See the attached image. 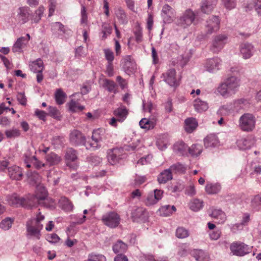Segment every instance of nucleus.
Masks as SVG:
<instances>
[{"label":"nucleus","mask_w":261,"mask_h":261,"mask_svg":"<svg viewBox=\"0 0 261 261\" xmlns=\"http://www.w3.org/2000/svg\"><path fill=\"white\" fill-rule=\"evenodd\" d=\"M44 7L42 6H40L35 11L34 13H32L31 12V15L30 17V20L31 21L32 23H37L39 22L44 12Z\"/></svg>","instance_id":"nucleus-25"},{"label":"nucleus","mask_w":261,"mask_h":261,"mask_svg":"<svg viewBox=\"0 0 261 261\" xmlns=\"http://www.w3.org/2000/svg\"><path fill=\"white\" fill-rule=\"evenodd\" d=\"M210 215L211 217L218 219L219 223H223L226 220L225 214L220 209L214 210Z\"/></svg>","instance_id":"nucleus-33"},{"label":"nucleus","mask_w":261,"mask_h":261,"mask_svg":"<svg viewBox=\"0 0 261 261\" xmlns=\"http://www.w3.org/2000/svg\"><path fill=\"white\" fill-rule=\"evenodd\" d=\"M46 160L50 166H52L59 164L61 161V158L55 153L51 152L46 155Z\"/></svg>","instance_id":"nucleus-32"},{"label":"nucleus","mask_w":261,"mask_h":261,"mask_svg":"<svg viewBox=\"0 0 261 261\" xmlns=\"http://www.w3.org/2000/svg\"><path fill=\"white\" fill-rule=\"evenodd\" d=\"M5 133L8 138L17 137L20 135V132L17 129L8 130Z\"/></svg>","instance_id":"nucleus-60"},{"label":"nucleus","mask_w":261,"mask_h":261,"mask_svg":"<svg viewBox=\"0 0 261 261\" xmlns=\"http://www.w3.org/2000/svg\"><path fill=\"white\" fill-rule=\"evenodd\" d=\"M221 190V186L219 184H207L205 186V191L208 194L218 193Z\"/></svg>","instance_id":"nucleus-40"},{"label":"nucleus","mask_w":261,"mask_h":261,"mask_svg":"<svg viewBox=\"0 0 261 261\" xmlns=\"http://www.w3.org/2000/svg\"><path fill=\"white\" fill-rule=\"evenodd\" d=\"M218 143V138L214 134H210L204 139V144L206 148L215 147Z\"/></svg>","instance_id":"nucleus-26"},{"label":"nucleus","mask_w":261,"mask_h":261,"mask_svg":"<svg viewBox=\"0 0 261 261\" xmlns=\"http://www.w3.org/2000/svg\"><path fill=\"white\" fill-rule=\"evenodd\" d=\"M202 150V146L199 144H193L190 147L188 148V152L193 157L199 156Z\"/></svg>","instance_id":"nucleus-27"},{"label":"nucleus","mask_w":261,"mask_h":261,"mask_svg":"<svg viewBox=\"0 0 261 261\" xmlns=\"http://www.w3.org/2000/svg\"><path fill=\"white\" fill-rule=\"evenodd\" d=\"M30 68L35 73L42 71L44 68L43 61L40 59H38L30 64Z\"/></svg>","instance_id":"nucleus-30"},{"label":"nucleus","mask_w":261,"mask_h":261,"mask_svg":"<svg viewBox=\"0 0 261 261\" xmlns=\"http://www.w3.org/2000/svg\"><path fill=\"white\" fill-rule=\"evenodd\" d=\"M171 172L184 173L186 172V167L182 164L177 163L171 165L169 168Z\"/></svg>","instance_id":"nucleus-42"},{"label":"nucleus","mask_w":261,"mask_h":261,"mask_svg":"<svg viewBox=\"0 0 261 261\" xmlns=\"http://www.w3.org/2000/svg\"><path fill=\"white\" fill-rule=\"evenodd\" d=\"M115 14L117 18L119 21L122 24H125L127 22V19L124 11L119 8L115 11Z\"/></svg>","instance_id":"nucleus-45"},{"label":"nucleus","mask_w":261,"mask_h":261,"mask_svg":"<svg viewBox=\"0 0 261 261\" xmlns=\"http://www.w3.org/2000/svg\"><path fill=\"white\" fill-rule=\"evenodd\" d=\"M46 240L50 243H57L60 239L57 234L51 233L46 236Z\"/></svg>","instance_id":"nucleus-58"},{"label":"nucleus","mask_w":261,"mask_h":261,"mask_svg":"<svg viewBox=\"0 0 261 261\" xmlns=\"http://www.w3.org/2000/svg\"><path fill=\"white\" fill-rule=\"evenodd\" d=\"M164 81L171 87H176L179 85V82L176 78V71L174 69H169L162 75Z\"/></svg>","instance_id":"nucleus-10"},{"label":"nucleus","mask_w":261,"mask_h":261,"mask_svg":"<svg viewBox=\"0 0 261 261\" xmlns=\"http://www.w3.org/2000/svg\"><path fill=\"white\" fill-rule=\"evenodd\" d=\"M41 202H45L47 200V192L45 188L42 186H38L36 188V194L34 195ZM45 204L46 203H45Z\"/></svg>","instance_id":"nucleus-23"},{"label":"nucleus","mask_w":261,"mask_h":261,"mask_svg":"<svg viewBox=\"0 0 261 261\" xmlns=\"http://www.w3.org/2000/svg\"><path fill=\"white\" fill-rule=\"evenodd\" d=\"M59 202L62 209L64 211L70 212L73 210V205L67 198L62 197L59 200Z\"/></svg>","instance_id":"nucleus-35"},{"label":"nucleus","mask_w":261,"mask_h":261,"mask_svg":"<svg viewBox=\"0 0 261 261\" xmlns=\"http://www.w3.org/2000/svg\"><path fill=\"white\" fill-rule=\"evenodd\" d=\"M188 148V146L184 142H177L173 146V150L179 155H184L187 154Z\"/></svg>","instance_id":"nucleus-19"},{"label":"nucleus","mask_w":261,"mask_h":261,"mask_svg":"<svg viewBox=\"0 0 261 261\" xmlns=\"http://www.w3.org/2000/svg\"><path fill=\"white\" fill-rule=\"evenodd\" d=\"M176 210L175 206H170V205H166L162 206L159 209V212L161 216L164 217L169 216L172 215L173 212H175Z\"/></svg>","instance_id":"nucleus-29"},{"label":"nucleus","mask_w":261,"mask_h":261,"mask_svg":"<svg viewBox=\"0 0 261 261\" xmlns=\"http://www.w3.org/2000/svg\"><path fill=\"white\" fill-rule=\"evenodd\" d=\"M228 36L226 34H221L215 36L212 42L210 50L214 53H218L221 50L226 44Z\"/></svg>","instance_id":"nucleus-4"},{"label":"nucleus","mask_w":261,"mask_h":261,"mask_svg":"<svg viewBox=\"0 0 261 261\" xmlns=\"http://www.w3.org/2000/svg\"><path fill=\"white\" fill-rule=\"evenodd\" d=\"M194 107L195 110L199 112L205 111L208 109V105L206 102L197 98L194 101Z\"/></svg>","instance_id":"nucleus-36"},{"label":"nucleus","mask_w":261,"mask_h":261,"mask_svg":"<svg viewBox=\"0 0 261 261\" xmlns=\"http://www.w3.org/2000/svg\"><path fill=\"white\" fill-rule=\"evenodd\" d=\"M155 197L153 193L149 194L145 200L146 205L149 206L156 203L158 201Z\"/></svg>","instance_id":"nucleus-56"},{"label":"nucleus","mask_w":261,"mask_h":261,"mask_svg":"<svg viewBox=\"0 0 261 261\" xmlns=\"http://www.w3.org/2000/svg\"><path fill=\"white\" fill-rule=\"evenodd\" d=\"M55 96L56 101L59 105L63 104L67 97L66 93L61 89L57 90Z\"/></svg>","instance_id":"nucleus-39"},{"label":"nucleus","mask_w":261,"mask_h":261,"mask_svg":"<svg viewBox=\"0 0 261 261\" xmlns=\"http://www.w3.org/2000/svg\"><path fill=\"white\" fill-rule=\"evenodd\" d=\"M185 130L188 133H191L198 126V123L195 118H188L185 121Z\"/></svg>","instance_id":"nucleus-22"},{"label":"nucleus","mask_w":261,"mask_h":261,"mask_svg":"<svg viewBox=\"0 0 261 261\" xmlns=\"http://www.w3.org/2000/svg\"><path fill=\"white\" fill-rule=\"evenodd\" d=\"M224 7L229 10L235 8L236 5V0H222Z\"/></svg>","instance_id":"nucleus-55"},{"label":"nucleus","mask_w":261,"mask_h":261,"mask_svg":"<svg viewBox=\"0 0 261 261\" xmlns=\"http://www.w3.org/2000/svg\"><path fill=\"white\" fill-rule=\"evenodd\" d=\"M189 231L184 227H178L176 231V236L177 238L184 239L189 236Z\"/></svg>","instance_id":"nucleus-53"},{"label":"nucleus","mask_w":261,"mask_h":261,"mask_svg":"<svg viewBox=\"0 0 261 261\" xmlns=\"http://www.w3.org/2000/svg\"><path fill=\"white\" fill-rule=\"evenodd\" d=\"M252 248L251 246H230V250L233 255L243 256L249 253Z\"/></svg>","instance_id":"nucleus-17"},{"label":"nucleus","mask_w":261,"mask_h":261,"mask_svg":"<svg viewBox=\"0 0 261 261\" xmlns=\"http://www.w3.org/2000/svg\"><path fill=\"white\" fill-rule=\"evenodd\" d=\"M172 174L170 169H165L158 177V181L160 184H165L172 179Z\"/></svg>","instance_id":"nucleus-21"},{"label":"nucleus","mask_w":261,"mask_h":261,"mask_svg":"<svg viewBox=\"0 0 261 261\" xmlns=\"http://www.w3.org/2000/svg\"><path fill=\"white\" fill-rule=\"evenodd\" d=\"M203 201L198 199H195L189 203L190 208L194 212H197L203 206Z\"/></svg>","instance_id":"nucleus-41"},{"label":"nucleus","mask_w":261,"mask_h":261,"mask_svg":"<svg viewBox=\"0 0 261 261\" xmlns=\"http://www.w3.org/2000/svg\"><path fill=\"white\" fill-rule=\"evenodd\" d=\"M252 206L256 210L261 209V195H256L251 201Z\"/></svg>","instance_id":"nucleus-51"},{"label":"nucleus","mask_w":261,"mask_h":261,"mask_svg":"<svg viewBox=\"0 0 261 261\" xmlns=\"http://www.w3.org/2000/svg\"><path fill=\"white\" fill-rule=\"evenodd\" d=\"M35 115L40 120L44 121L47 114L44 111L38 109L36 110L35 112Z\"/></svg>","instance_id":"nucleus-62"},{"label":"nucleus","mask_w":261,"mask_h":261,"mask_svg":"<svg viewBox=\"0 0 261 261\" xmlns=\"http://www.w3.org/2000/svg\"><path fill=\"white\" fill-rule=\"evenodd\" d=\"M25 202L23 203V207L26 208L31 209L36 207L38 204H41L44 206L47 207L45 202H41L34 195H29L24 197Z\"/></svg>","instance_id":"nucleus-11"},{"label":"nucleus","mask_w":261,"mask_h":261,"mask_svg":"<svg viewBox=\"0 0 261 261\" xmlns=\"http://www.w3.org/2000/svg\"><path fill=\"white\" fill-rule=\"evenodd\" d=\"M84 146L87 149L95 150L100 148L101 145L100 142L92 140L91 141H86Z\"/></svg>","instance_id":"nucleus-44"},{"label":"nucleus","mask_w":261,"mask_h":261,"mask_svg":"<svg viewBox=\"0 0 261 261\" xmlns=\"http://www.w3.org/2000/svg\"><path fill=\"white\" fill-rule=\"evenodd\" d=\"M217 0H202L199 11L203 14H209L216 6Z\"/></svg>","instance_id":"nucleus-13"},{"label":"nucleus","mask_w":261,"mask_h":261,"mask_svg":"<svg viewBox=\"0 0 261 261\" xmlns=\"http://www.w3.org/2000/svg\"><path fill=\"white\" fill-rule=\"evenodd\" d=\"M105 58L108 63L112 62L114 59V55L113 52L110 49H105L103 50Z\"/></svg>","instance_id":"nucleus-57"},{"label":"nucleus","mask_w":261,"mask_h":261,"mask_svg":"<svg viewBox=\"0 0 261 261\" xmlns=\"http://www.w3.org/2000/svg\"><path fill=\"white\" fill-rule=\"evenodd\" d=\"M114 114L119 122H123L128 115V110L125 106H122L114 111Z\"/></svg>","instance_id":"nucleus-20"},{"label":"nucleus","mask_w":261,"mask_h":261,"mask_svg":"<svg viewBox=\"0 0 261 261\" xmlns=\"http://www.w3.org/2000/svg\"><path fill=\"white\" fill-rule=\"evenodd\" d=\"M123 68L126 72H133L136 69V64L130 56H126L123 59Z\"/></svg>","instance_id":"nucleus-16"},{"label":"nucleus","mask_w":261,"mask_h":261,"mask_svg":"<svg viewBox=\"0 0 261 261\" xmlns=\"http://www.w3.org/2000/svg\"><path fill=\"white\" fill-rule=\"evenodd\" d=\"M35 223L29 220L27 222V236L29 239L38 240L40 238V231L43 228V225L36 224Z\"/></svg>","instance_id":"nucleus-3"},{"label":"nucleus","mask_w":261,"mask_h":261,"mask_svg":"<svg viewBox=\"0 0 261 261\" xmlns=\"http://www.w3.org/2000/svg\"><path fill=\"white\" fill-rule=\"evenodd\" d=\"M50 26L51 31L54 34H64L66 32L65 26L60 22H53Z\"/></svg>","instance_id":"nucleus-34"},{"label":"nucleus","mask_w":261,"mask_h":261,"mask_svg":"<svg viewBox=\"0 0 261 261\" xmlns=\"http://www.w3.org/2000/svg\"><path fill=\"white\" fill-rule=\"evenodd\" d=\"M220 19L216 16H212L206 21V34L208 35L212 34L214 32L219 29Z\"/></svg>","instance_id":"nucleus-12"},{"label":"nucleus","mask_w":261,"mask_h":261,"mask_svg":"<svg viewBox=\"0 0 261 261\" xmlns=\"http://www.w3.org/2000/svg\"><path fill=\"white\" fill-rule=\"evenodd\" d=\"M8 201L10 204L13 206L23 207V203L25 202V199L24 197H20L14 194L9 198Z\"/></svg>","instance_id":"nucleus-28"},{"label":"nucleus","mask_w":261,"mask_h":261,"mask_svg":"<svg viewBox=\"0 0 261 261\" xmlns=\"http://www.w3.org/2000/svg\"><path fill=\"white\" fill-rule=\"evenodd\" d=\"M195 17L196 14L193 11L190 9L187 10L177 20V24L184 28L190 25L192 23L196 24L194 21Z\"/></svg>","instance_id":"nucleus-6"},{"label":"nucleus","mask_w":261,"mask_h":261,"mask_svg":"<svg viewBox=\"0 0 261 261\" xmlns=\"http://www.w3.org/2000/svg\"><path fill=\"white\" fill-rule=\"evenodd\" d=\"M172 8L168 5H165L162 8V16L165 21L170 22L172 21L170 15L172 13Z\"/></svg>","instance_id":"nucleus-38"},{"label":"nucleus","mask_w":261,"mask_h":261,"mask_svg":"<svg viewBox=\"0 0 261 261\" xmlns=\"http://www.w3.org/2000/svg\"><path fill=\"white\" fill-rule=\"evenodd\" d=\"M124 150L122 148H114L108 150V160L112 165H115L122 158Z\"/></svg>","instance_id":"nucleus-7"},{"label":"nucleus","mask_w":261,"mask_h":261,"mask_svg":"<svg viewBox=\"0 0 261 261\" xmlns=\"http://www.w3.org/2000/svg\"><path fill=\"white\" fill-rule=\"evenodd\" d=\"M102 86L110 92L116 93L117 91L116 89L117 85L113 81L107 79H104Z\"/></svg>","instance_id":"nucleus-31"},{"label":"nucleus","mask_w":261,"mask_h":261,"mask_svg":"<svg viewBox=\"0 0 261 261\" xmlns=\"http://www.w3.org/2000/svg\"><path fill=\"white\" fill-rule=\"evenodd\" d=\"M254 6L258 15L261 16V0H254Z\"/></svg>","instance_id":"nucleus-64"},{"label":"nucleus","mask_w":261,"mask_h":261,"mask_svg":"<svg viewBox=\"0 0 261 261\" xmlns=\"http://www.w3.org/2000/svg\"><path fill=\"white\" fill-rule=\"evenodd\" d=\"M256 120L253 114L245 113L242 115L239 121V126L245 132H251L255 127Z\"/></svg>","instance_id":"nucleus-2"},{"label":"nucleus","mask_w":261,"mask_h":261,"mask_svg":"<svg viewBox=\"0 0 261 261\" xmlns=\"http://www.w3.org/2000/svg\"><path fill=\"white\" fill-rule=\"evenodd\" d=\"M240 53L245 59H249L253 54V46L249 43H242L240 46Z\"/></svg>","instance_id":"nucleus-15"},{"label":"nucleus","mask_w":261,"mask_h":261,"mask_svg":"<svg viewBox=\"0 0 261 261\" xmlns=\"http://www.w3.org/2000/svg\"><path fill=\"white\" fill-rule=\"evenodd\" d=\"M68 105L69 110L72 112H76L77 110L82 111L84 109V107L78 106V103L72 99Z\"/></svg>","instance_id":"nucleus-52"},{"label":"nucleus","mask_w":261,"mask_h":261,"mask_svg":"<svg viewBox=\"0 0 261 261\" xmlns=\"http://www.w3.org/2000/svg\"><path fill=\"white\" fill-rule=\"evenodd\" d=\"M48 115H49L50 116L54 118H58L59 117L60 112L56 107L49 106L48 108Z\"/></svg>","instance_id":"nucleus-54"},{"label":"nucleus","mask_w":261,"mask_h":261,"mask_svg":"<svg viewBox=\"0 0 261 261\" xmlns=\"http://www.w3.org/2000/svg\"><path fill=\"white\" fill-rule=\"evenodd\" d=\"M13 222L14 219L10 217L6 218L0 223V227L5 230H8L11 227Z\"/></svg>","instance_id":"nucleus-48"},{"label":"nucleus","mask_w":261,"mask_h":261,"mask_svg":"<svg viewBox=\"0 0 261 261\" xmlns=\"http://www.w3.org/2000/svg\"><path fill=\"white\" fill-rule=\"evenodd\" d=\"M146 261H168L166 257H160L155 259L152 255H148L146 256Z\"/></svg>","instance_id":"nucleus-63"},{"label":"nucleus","mask_w":261,"mask_h":261,"mask_svg":"<svg viewBox=\"0 0 261 261\" xmlns=\"http://www.w3.org/2000/svg\"><path fill=\"white\" fill-rule=\"evenodd\" d=\"M250 220V216L248 214H245L240 223H237L233 225V228L236 227L238 229H242L243 227L246 225Z\"/></svg>","instance_id":"nucleus-50"},{"label":"nucleus","mask_w":261,"mask_h":261,"mask_svg":"<svg viewBox=\"0 0 261 261\" xmlns=\"http://www.w3.org/2000/svg\"><path fill=\"white\" fill-rule=\"evenodd\" d=\"M25 38L23 37L18 38L13 46V52H20L23 45L25 44Z\"/></svg>","instance_id":"nucleus-47"},{"label":"nucleus","mask_w":261,"mask_h":261,"mask_svg":"<svg viewBox=\"0 0 261 261\" xmlns=\"http://www.w3.org/2000/svg\"><path fill=\"white\" fill-rule=\"evenodd\" d=\"M103 130L101 129H98L93 130L91 139L101 143L103 140Z\"/></svg>","instance_id":"nucleus-49"},{"label":"nucleus","mask_w":261,"mask_h":261,"mask_svg":"<svg viewBox=\"0 0 261 261\" xmlns=\"http://www.w3.org/2000/svg\"><path fill=\"white\" fill-rule=\"evenodd\" d=\"M8 174L11 179L16 180H21L23 176L22 169L17 166L8 168Z\"/></svg>","instance_id":"nucleus-18"},{"label":"nucleus","mask_w":261,"mask_h":261,"mask_svg":"<svg viewBox=\"0 0 261 261\" xmlns=\"http://www.w3.org/2000/svg\"><path fill=\"white\" fill-rule=\"evenodd\" d=\"M189 60L188 56L181 55L178 57L177 63L181 67H184Z\"/></svg>","instance_id":"nucleus-59"},{"label":"nucleus","mask_w":261,"mask_h":261,"mask_svg":"<svg viewBox=\"0 0 261 261\" xmlns=\"http://www.w3.org/2000/svg\"><path fill=\"white\" fill-rule=\"evenodd\" d=\"M132 215L134 219L144 220L147 217V212L143 208L138 207L132 213Z\"/></svg>","instance_id":"nucleus-37"},{"label":"nucleus","mask_w":261,"mask_h":261,"mask_svg":"<svg viewBox=\"0 0 261 261\" xmlns=\"http://www.w3.org/2000/svg\"><path fill=\"white\" fill-rule=\"evenodd\" d=\"M31 11L28 7H20L18 9L16 20L21 24H23L30 20Z\"/></svg>","instance_id":"nucleus-8"},{"label":"nucleus","mask_w":261,"mask_h":261,"mask_svg":"<svg viewBox=\"0 0 261 261\" xmlns=\"http://www.w3.org/2000/svg\"><path fill=\"white\" fill-rule=\"evenodd\" d=\"M191 254L197 261H208V255L201 250H193Z\"/></svg>","instance_id":"nucleus-24"},{"label":"nucleus","mask_w":261,"mask_h":261,"mask_svg":"<svg viewBox=\"0 0 261 261\" xmlns=\"http://www.w3.org/2000/svg\"><path fill=\"white\" fill-rule=\"evenodd\" d=\"M139 125L142 128L150 129L154 128L155 123L146 118H143L140 121Z\"/></svg>","instance_id":"nucleus-46"},{"label":"nucleus","mask_w":261,"mask_h":261,"mask_svg":"<svg viewBox=\"0 0 261 261\" xmlns=\"http://www.w3.org/2000/svg\"><path fill=\"white\" fill-rule=\"evenodd\" d=\"M101 220L105 225L110 228H116L120 223V218L116 213L111 212L103 215Z\"/></svg>","instance_id":"nucleus-5"},{"label":"nucleus","mask_w":261,"mask_h":261,"mask_svg":"<svg viewBox=\"0 0 261 261\" xmlns=\"http://www.w3.org/2000/svg\"><path fill=\"white\" fill-rule=\"evenodd\" d=\"M70 141L75 146L84 145L86 138L80 131L74 129L70 134Z\"/></svg>","instance_id":"nucleus-9"},{"label":"nucleus","mask_w":261,"mask_h":261,"mask_svg":"<svg viewBox=\"0 0 261 261\" xmlns=\"http://www.w3.org/2000/svg\"><path fill=\"white\" fill-rule=\"evenodd\" d=\"M221 61L218 57L213 58L207 60L205 67L207 71L210 72H214L219 69Z\"/></svg>","instance_id":"nucleus-14"},{"label":"nucleus","mask_w":261,"mask_h":261,"mask_svg":"<svg viewBox=\"0 0 261 261\" xmlns=\"http://www.w3.org/2000/svg\"><path fill=\"white\" fill-rule=\"evenodd\" d=\"M65 157L66 160L73 162L77 159V151L72 148H69L66 150Z\"/></svg>","instance_id":"nucleus-43"},{"label":"nucleus","mask_w":261,"mask_h":261,"mask_svg":"<svg viewBox=\"0 0 261 261\" xmlns=\"http://www.w3.org/2000/svg\"><path fill=\"white\" fill-rule=\"evenodd\" d=\"M240 85V80L234 76H231L219 85L217 91L222 96L227 98L234 94Z\"/></svg>","instance_id":"nucleus-1"},{"label":"nucleus","mask_w":261,"mask_h":261,"mask_svg":"<svg viewBox=\"0 0 261 261\" xmlns=\"http://www.w3.org/2000/svg\"><path fill=\"white\" fill-rule=\"evenodd\" d=\"M17 99L19 103L22 106H25L27 104V98L24 92H19L17 95Z\"/></svg>","instance_id":"nucleus-61"}]
</instances>
